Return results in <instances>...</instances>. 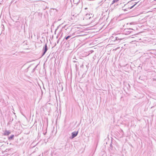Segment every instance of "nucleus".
Listing matches in <instances>:
<instances>
[{"label":"nucleus","instance_id":"1","mask_svg":"<svg viewBox=\"0 0 156 156\" xmlns=\"http://www.w3.org/2000/svg\"><path fill=\"white\" fill-rule=\"evenodd\" d=\"M138 2H135L134 5H133L132 1L128 2L122 7V10L124 11H127L128 10L133 8L138 3Z\"/></svg>","mask_w":156,"mask_h":156},{"label":"nucleus","instance_id":"2","mask_svg":"<svg viewBox=\"0 0 156 156\" xmlns=\"http://www.w3.org/2000/svg\"><path fill=\"white\" fill-rule=\"evenodd\" d=\"M115 35L116 38L117 39L119 43L120 42V41L123 39L125 37L124 34L123 33L117 34Z\"/></svg>","mask_w":156,"mask_h":156},{"label":"nucleus","instance_id":"3","mask_svg":"<svg viewBox=\"0 0 156 156\" xmlns=\"http://www.w3.org/2000/svg\"><path fill=\"white\" fill-rule=\"evenodd\" d=\"M133 30L131 28L125 29L123 30V33L124 34L125 36L126 35H128L131 33L132 32V31Z\"/></svg>","mask_w":156,"mask_h":156},{"label":"nucleus","instance_id":"4","mask_svg":"<svg viewBox=\"0 0 156 156\" xmlns=\"http://www.w3.org/2000/svg\"><path fill=\"white\" fill-rule=\"evenodd\" d=\"M48 50V48L47 46V44L46 43L43 48V53H42L41 57L43 56L45 54Z\"/></svg>","mask_w":156,"mask_h":156},{"label":"nucleus","instance_id":"5","mask_svg":"<svg viewBox=\"0 0 156 156\" xmlns=\"http://www.w3.org/2000/svg\"><path fill=\"white\" fill-rule=\"evenodd\" d=\"M110 39L112 41L115 42L116 44L119 43L117 39L116 38V35L114 36H112L110 37Z\"/></svg>","mask_w":156,"mask_h":156},{"label":"nucleus","instance_id":"6","mask_svg":"<svg viewBox=\"0 0 156 156\" xmlns=\"http://www.w3.org/2000/svg\"><path fill=\"white\" fill-rule=\"evenodd\" d=\"M78 133V131H75L72 133V136L70 137L71 139H72L76 136Z\"/></svg>","mask_w":156,"mask_h":156},{"label":"nucleus","instance_id":"7","mask_svg":"<svg viewBox=\"0 0 156 156\" xmlns=\"http://www.w3.org/2000/svg\"><path fill=\"white\" fill-rule=\"evenodd\" d=\"M90 16V17H89V19H90L91 17H92L94 16L92 14H87L86 15L85 17H87V16Z\"/></svg>","mask_w":156,"mask_h":156},{"label":"nucleus","instance_id":"8","mask_svg":"<svg viewBox=\"0 0 156 156\" xmlns=\"http://www.w3.org/2000/svg\"><path fill=\"white\" fill-rule=\"evenodd\" d=\"M11 133V132L10 131L8 130H5L4 133L5 135H9Z\"/></svg>","mask_w":156,"mask_h":156},{"label":"nucleus","instance_id":"9","mask_svg":"<svg viewBox=\"0 0 156 156\" xmlns=\"http://www.w3.org/2000/svg\"><path fill=\"white\" fill-rule=\"evenodd\" d=\"M72 37V36L71 35H69V36H67V37H65L64 38V40L65 39L66 40H68L70 38H71V37Z\"/></svg>","mask_w":156,"mask_h":156},{"label":"nucleus","instance_id":"10","mask_svg":"<svg viewBox=\"0 0 156 156\" xmlns=\"http://www.w3.org/2000/svg\"><path fill=\"white\" fill-rule=\"evenodd\" d=\"M14 137V135H12L11 136H10L8 137V139L9 140H12L13 139V137Z\"/></svg>","mask_w":156,"mask_h":156},{"label":"nucleus","instance_id":"11","mask_svg":"<svg viewBox=\"0 0 156 156\" xmlns=\"http://www.w3.org/2000/svg\"><path fill=\"white\" fill-rule=\"evenodd\" d=\"M15 22L17 23V24L18 25H20V22L16 21Z\"/></svg>","mask_w":156,"mask_h":156},{"label":"nucleus","instance_id":"12","mask_svg":"<svg viewBox=\"0 0 156 156\" xmlns=\"http://www.w3.org/2000/svg\"><path fill=\"white\" fill-rule=\"evenodd\" d=\"M115 3V0H113L112 2V4H113L114 3Z\"/></svg>","mask_w":156,"mask_h":156},{"label":"nucleus","instance_id":"13","mask_svg":"<svg viewBox=\"0 0 156 156\" xmlns=\"http://www.w3.org/2000/svg\"><path fill=\"white\" fill-rule=\"evenodd\" d=\"M94 52V51H93V50H90V51H89V52L90 53H93Z\"/></svg>","mask_w":156,"mask_h":156},{"label":"nucleus","instance_id":"14","mask_svg":"<svg viewBox=\"0 0 156 156\" xmlns=\"http://www.w3.org/2000/svg\"><path fill=\"white\" fill-rule=\"evenodd\" d=\"M61 91H62L63 90V87L62 86V85H61Z\"/></svg>","mask_w":156,"mask_h":156},{"label":"nucleus","instance_id":"15","mask_svg":"<svg viewBox=\"0 0 156 156\" xmlns=\"http://www.w3.org/2000/svg\"><path fill=\"white\" fill-rule=\"evenodd\" d=\"M87 16V17H86V19H89V17H90V16Z\"/></svg>","mask_w":156,"mask_h":156},{"label":"nucleus","instance_id":"16","mask_svg":"<svg viewBox=\"0 0 156 156\" xmlns=\"http://www.w3.org/2000/svg\"><path fill=\"white\" fill-rule=\"evenodd\" d=\"M115 2H117L119 0H114Z\"/></svg>","mask_w":156,"mask_h":156},{"label":"nucleus","instance_id":"17","mask_svg":"<svg viewBox=\"0 0 156 156\" xmlns=\"http://www.w3.org/2000/svg\"><path fill=\"white\" fill-rule=\"evenodd\" d=\"M2 28H3V29H4V26L3 25H2Z\"/></svg>","mask_w":156,"mask_h":156},{"label":"nucleus","instance_id":"18","mask_svg":"<svg viewBox=\"0 0 156 156\" xmlns=\"http://www.w3.org/2000/svg\"><path fill=\"white\" fill-rule=\"evenodd\" d=\"M73 62H77L75 61H73Z\"/></svg>","mask_w":156,"mask_h":156},{"label":"nucleus","instance_id":"19","mask_svg":"<svg viewBox=\"0 0 156 156\" xmlns=\"http://www.w3.org/2000/svg\"><path fill=\"white\" fill-rule=\"evenodd\" d=\"M58 42H59V40H58L57 41V43H58Z\"/></svg>","mask_w":156,"mask_h":156},{"label":"nucleus","instance_id":"20","mask_svg":"<svg viewBox=\"0 0 156 156\" xmlns=\"http://www.w3.org/2000/svg\"><path fill=\"white\" fill-rule=\"evenodd\" d=\"M46 133H44V135H45V134H46Z\"/></svg>","mask_w":156,"mask_h":156},{"label":"nucleus","instance_id":"21","mask_svg":"<svg viewBox=\"0 0 156 156\" xmlns=\"http://www.w3.org/2000/svg\"><path fill=\"white\" fill-rule=\"evenodd\" d=\"M76 66H77V64H76Z\"/></svg>","mask_w":156,"mask_h":156},{"label":"nucleus","instance_id":"22","mask_svg":"<svg viewBox=\"0 0 156 156\" xmlns=\"http://www.w3.org/2000/svg\"><path fill=\"white\" fill-rule=\"evenodd\" d=\"M87 9V8H85V9Z\"/></svg>","mask_w":156,"mask_h":156},{"label":"nucleus","instance_id":"23","mask_svg":"<svg viewBox=\"0 0 156 156\" xmlns=\"http://www.w3.org/2000/svg\"><path fill=\"white\" fill-rule=\"evenodd\" d=\"M1 2H2V1H1ZM1 4V2H0V4Z\"/></svg>","mask_w":156,"mask_h":156},{"label":"nucleus","instance_id":"24","mask_svg":"<svg viewBox=\"0 0 156 156\" xmlns=\"http://www.w3.org/2000/svg\"><path fill=\"white\" fill-rule=\"evenodd\" d=\"M90 156H92V155H91Z\"/></svg>","mask_w":156,"mask_h":156}]
</instances>
